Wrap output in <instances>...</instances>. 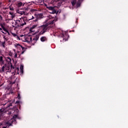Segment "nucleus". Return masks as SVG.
Segmentation results:
<instances>
[{"label":"nucleus","instance_id":"nucleus-1","mask_svg":"<svg viewBox=\"0 0 128 128\" xmlns=\"http://www.w3.org/2000/svg\"><path fill=\"white\" fill-rule=\"evenodd\" d=\"M49 18L46 20L44 22L45 25L42 26L38 29V32H39L40 34H44L46 32H48V26L50 24H54L58 20V18H52V16L49 15Z\"/></svg>","mask_w":128,"mask_h":128},{"label":"nucleus","instance_id":"nucleus-2","mask_svg":"<svg viewBox=\"0 0 128 128\" xmlns=\"http://www.w3.org/2000/svg\"><path fill=\"white\" fill-rule=\"evenodd\" d=\"M16 118H18V115H14L13 118L10 119V120L6 122L5 123L6 126L2 127V128H8L10 126H12V124H14V122H16Z\"/></svg>","mask_w":128,"mask_h":128},{"label":"nucleus","instance_id":"nucleus-3","mask_svg":"<svg viewBox=\"0 0 128 128\" xmlns=\"http://www.w3.org/2000/svg\"><path fill=\"white\" fill-rule=\"evenodd\" d=\"M14 52H10L8 54L10 56H13L14 58H20V56L22 54H22L20 50L16 51L15 49L13 50Z\"/></svg>","mask_w":128,"mask_h":128},{"label":"nucleus","instance_id":"nucleus-4","mask_svg":"<svg viewBox=\"0 0 128 128\" xmlns=\"http://www.w3.org/2000/svg\"><path fill=\"white\" fill-rule=\"evenodd\" d=\"M16 27L20 28H22L24 26H26V22L24 21V18H20L16 20Z\"/></svg>","mask_w":128,"mask_h":128},{"label":"nucleus","instance_id":"nucleus-5","mask_svg":"<svg viewBox=\"0 0 128 128\" xmlns=\"http://www.w3.org/2000/svg\"><path fill=\"white\" fill-rule=\"evenodd\" d=\"M82 0H78L77 2L76 0H72L71 2L72 6H76V8H80V4H82Z\"/></svg>","mask_w":128,"mask_h":128},{"label":"nucleus","instance_id":"nucleus-6","mask_svg":"<svg viewBox=\"0 0 128 128\" xmlns=\"http://www.w3.org/2000/svg\"><path fill=\"white\" fill-rule=\"evenodd\" d=\"M15 48L18 50H20L21 54H24V52H26V48L23 47L22 45L18 44H16L14 45Z\"/></svg>","mask_w":128,"mask_h":128},{"label":"nucleus","instance_id":"nucleus-7","mask_svg":"<svg viewBox=\"0 0 128 128\" xmlns=\"http://www.w3.org/2000/svg\"><path fill=\"white\" fill-rule=\"evenodd\" d=\"M22 42H32V36H28L27 38L26 36H22Z\"/></svg>","mask_w":128,"mask_h":128},{"label":"nucleus","instance_id":"nucleus-8","mask_svg":"<svg viewBox=\"0 0 128 128\" xmlns=\"http://www.w3.org/2000/svg\"><path fill=\"white\" fill-rule=\"evenodd\" d=\"M36 28H38V24H34L30 28V31L32 32H36Z\"/></svg>","mask_w":128,"mask_h":128},{"label":"nucleus","instance_id":"nucleus-9","mask_svg":"<svg viewBox=\"0 0 128 128\" xmlns=\"http://www.w3.org/2000/svg\"><path fill=\"white\" fill-rule=\"evenodd\" d=\"M4 55L0 56V64H4Z\"/></svg>","mask_w":128,"mask_h":128},{"label":"nucleus","instance_id":"nucleus-10","mask_svg":"<svg viewBox=\"0 0 128 128\" xmlns=\"http://www.w3.org/2000/svg\"><path fill=\"white\" fill-rule=\"evenodd\" d=\"M9 14L11 18H9V20H12L14 18V14L12 12H9Z\"/></svg>","mask_w":128,"mask_h":128},{"label":"nucleus","instance_id":"nucleus-11","mask_svg":"<svg viewBox=\"0 0 128 128\" xmlns=\"http://www.w3.org/2000/svg\"><path fill=\"white\" fill-rule=\"evenodd\" d=\"M17 12L18 14H21V16H22V14H24V12L22 11V10H18L17 11Z\"/></svg>","mask_w":128,"mask_h":128},{"label":"nucleus","instance_id":"nucleus-12","mask_svg":"<svg viewBox=\"0 0 128 128\" xmlns=\"http://www.w3.org/2000/svg\"><path fill=\"white\" fill-rule=\"evenodd\" d=\"M41 42H46V40H48V38L46 36H42L40 38Z\"/></svg>","mask_w":128,"mask_h":128},{"label":"nucleus","instance_id":"nucleus-13","mask_svg":"<svg viewBox=\"0 0 128 128\" xmlns=\"http://www.w3.org/2000/svg\"><path fill=\"white\" fill-rule=\"evenodd\" d=\"M17 6L20 8L22 6H24V3L22 4V2H18Z\"/></svg>","mask_w":128,"mask_h":128},{"label":"nucleus","instance_id":"nucleus-14","mask_svg":"<svg viewBox=\"0 0 128 128\" xmlns=\"http://www.w3.org/2000/svg\"><path fill=\"white\" fill-rule=\"evenodd\" d=\"M0 46H2L3 48H5L6 46V42H1L0 43Z\"/></svg>","mask_w":128,"mask_h":128},{"label":"nucleus","instance_id":"nucleus-15","mask_svg":"<svg viewBox=\"0 0 128 128\" xmlns=\"http://www.w3.org/2000/svg\"><path fill=\"white\" fill-rule=\"evenodd\" d=\"M20 72H24V66L21 65L20 66Z\"/></svg>","mask_w":128,"mask_h":128},{"label":"nucleus","instance_id":"nucleus-16","mask_svg":"<svg viewBox=\"0 0 128 128\" xmlns=\"http://www.w3.org/2000/svg\"><path fill=\"white\" fill-rule=\"evenodd\" d=\"M4 68H6V66H3L0 70V72H4Z\"/></svg>","mask_w":128,"mask_h":128},{"label":"nucleus","instance_id":"nucleus-17","mask_svg":"<svg viewBox=\"0 0 128 128\" xmlns=\"http://www.w3.org/2000/svg\"><path fill=\"white\" fill-rule=\"evenodd\" d=\"M50 10H54V7L50 6L47 8Z\"/></svg>","mask_w":128,"mask_h":128},{"label":"nucleus","instance_id":"nucleus-18","mask_svg":"<svg viewBox=\"0 0 128 128\" xmlns=\"http://www.w3.org/2000/svg\"><path fill=\"white\" fill-rule=\"evenodd\" d=\"M0 26H2V28H3L4 30V32H8V30H6V28L4 27V25H2V24H0Z\"/></svg>","mask_w":128,"mask_h":128},{"label":"nucleus","instance_id":"nucleus-19","mask_svg":"<svg viewBox=\"0 0 128 128\" xmlns=\"http://www.w3.org/2000/svg\"><path fill=\"white\" fill-rule=\"evenodd\" d=\"M2 112H4L3 109H0V116H2V114H4Z\"/></svg>","mask_w":128,"mask_h":128},{"label":"nucleus","instance_id":"nucleus-20","mask_svg":"<svg viewBox=\"0 0 128 128\" xmlns=\"http://www.w3.org/2000/svg\"><path fill=\"white\" fill-rule=\"evenodd\" d=\"M6 60L8 62H12V59L10 57H8L6 58Z\"/></svg>","mask_w":128,"mask_h":128},{"label":"nucleus","instance_id":"nucleus-21","mask_svg":"<svg viewBox=\"0 0 128 128\" xmlns=\"http://www.w3.org/2000/svg\"><path fill=\"white\" fill-rule=\"evenodd\" d=\"M5 68L6 70H10V66H5Z\"/></svg>","mask_w":128,"mask_h":128},{"label":"nucleus","instance_id":"nucleus-22","mask_svg":"<svg viewBox=\"0 0 128 128\" xmlns=\"http://www.w3.org/2000/svg\"><path fill=\"white\" fill-rule=\"evenodd\" d=\"M56 11L54 10H52V12H50V14H56Z\"/></svg>","mask_w":128,"mask_h":128},{"label":"nucleus","instance_id":"nucleus-23","mask_svg":"<svg viewBox=\"0 0 128 128\" xmlns=\"http://www.w3.org/2000/svg\"><path fill=\"white\" fill-rule=\"evenodd\" d=\"M13 36H14L15 38H19V37L18 35H16V34H12Z\"/></svg>","mask_w":128,"mask_h":128},{"label":"nucleus","instance_id":"nucleus-24","mask_svg":"<svg viewBox=\"0 0 128 128\" xmlns=\"http://www.w3.org/2000/svg\"><path fill=\"white\" fill-rule=\"evenodd\" d=\"M62 36H63L64 40V38H66V36L68 37V34H62Z\"/></svg>","mask_w":128,"mask_h":128},{"label":"nucleus","instance_id":"nucleus-25","mask_svg":"<svg viewBox=\"0 0 128 128\" xmlns=\"http://www.w3.org/2000/svg\"><path fill=\"white\" fill-rule=\"evenodd\" d=\"M34 16H32V18L30 19V20H34Z\"/></svg>","mask_w":128,"mask_h":128},{"label":"nucleus","instance_id":"nucleus-26","mask_svg":"<svg viewBox=\"0 0 128 128\" xmlns=\"http://www.w3.org/2000/svg\"><path fill=\"white\" fill-rule=\"evenodd\" d=\"M18 98H20V94L18 95Z\"/></svg>","mask_w":128,"mask_h":128},{"label":"nucleus","instance_id":"nucleus-27","mask_svg":"<svg viewBox=\"0 0 128 128\" xmlns=\"http://www.w3.org/2000/svg\"><path fill=\"white\" fill-rule=\"evenodd\" d=\"M38 18H36L35 20H34V22H38Z\"/></svg>","mask_w":128,"mask_h":128},{"label":"nucleus","instance_id":"nucleus-28","mask_svg":"<svg viewBox=\"0 0 128 128\" xmlns=\"http://www.w3.org/2000/svg\"><path fill=\"white\" fill-rule=\"evenodd\" d=\"M10 10H14V8H10Z\"/></svg>","mask_w":128,"mask_h":128},{"label":"nucleus","instance_id":"nucleus-29","mask_svg":"<svg viewBox=\"0 0 128 128\" xmlns=\"http://www.w3.org/2000/svg\"><path fill=\"white\" fill-rule=\"evenodd\" d=\"M0 30H2V28H0Z\"/></svg>","mask_w":128,"mask_h":128},{"label":"nucleus","instance_id":"nucleus-30","mask_svg":"<svg viewBox=\"0 0 128 128\" xmlns=\"http://www.w3.org/2000/svg\"><path fill=\"white\" fill-rule=\"evenodd\" d=\"M11 68H12V65L11 64Z\"/></svg>","mask_w":128,"mask_h":128},{"label":"nucleus","instance_id":"nucleus-31","mask_svg":"<svg viewBox=\"0 0 128 128\" xmlns=\"http://www.w3.org/2000/svg\"><path fill=\"white\" fill-rule=\"evenodd\" d=\"M33 40H34V38H33Z\"/></svg>","mask_w":128,"mask_h":128},{"label":"nucleus","instance_id":"nucleus-32","mask_svg":"<svg viewBox=\"0 0 128 128\" xmlns=\"http://www.w3.org/2000/svg\"><path fill=\"white\" fill-rule=\"evenodd\" d=\"M2 52L0 51V54Z\"/></svg>","mask_w":128,"mask_h":128},{"label":"nucleus","instance_id":"nucleus-33","mask_svg":"<svg viewBox=\"0 0 128 128\" xmlns=\"http://www.w3.org/2000/svg\"><path fill=\"white\" fill-rule=\"evenodd\" d=\"M0 126H2V124H0Z\"/></svg>","mask_w":128,"mask_h":128},{"label":"nucleus","instance_id":"nucleus-34","mask_svg":"<svg viewBox=\"0 0 128 128\" xmlns=\"http://www.w3.org/2000/svg\"><path fill=\"white\" fill-rule=\"evenodd\" d=\"M10 106H12V104H10Z\"/></svg>","mask_w":128,"mask_h":128}]
</instances>
